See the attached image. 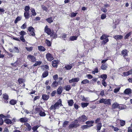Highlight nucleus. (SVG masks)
Segmentation results:
<instances>
[{
	"label": "nucleus",
	"instance_id": "f03ea898",
	"mask_svg": "<svg viewBox=\"0 0 132 132\" xmlns=\"http://www.w3.org/2000/svg\"><path fill=\"white\" fill-rule=\"evenodd\" d=\"M111 100L110 99H106L102 98L99 100L100 103H104L105 104L107 105H111Z\"/></svg>",
	"mask_w": 132,
	"mask_h": 132
},
{
	"label": "nucleus",
	"instance_id": "9b49d317",
	"mask_svg": "<svg viewBox=\"0 0 132 132\" xmlns=\"http://www.w3.org/2000/svg\"><path fill=\"white\" fill-rule=\"evenodd\" d=\"M61 84V82L60 81H59L56 82V81H54L52 84L51 86L53 87H56L58 85V84Z\"/></svg>",
	"mask_w": 132,
	"mask_h": 132
},
{
	"label": "nucleus",
	"instance_id": "5701e85b",
	"mask_svg": "<svg viewBox=\"0 0 132 132\" xmlns=\"http://www.w3.org/2000/svg\"><path fill=\"white\" fill-rule=\"evenodd\" d=\"M62 87L61 86L59 87L57 90V93L58 94H60L62 92Z\"/></svg>",
	"mask_w": 132,
	"mask_h": 132
},
{
	"label": "nucleus",
	"instance_id": "473e14b6",
	"mask_svg": "<svg viewBox=\"0 0 132 132\" xmlns=\"http://www.w3.org/2000/svg\"><path fill=\"white\" fill-rule=\"evenodd\" d=\"M107 66L106 64H103L101 66V68L102 69L105 70L107 68Z\"/></svg>",
	"mask_w": 132,
	"mask_h": 132
},
{
	"label": "nucleus",
	"instance_id": "774afa93",
	"mask_svg": "<svg viewBox=\"0 0 132 132\" xmlns=\"http://www.w3.org/2000/svg\"><path fill=\"white\" fill-rule=\"evenodd\" d=\"M20 40L23 42H25V40L24 38V36H21L20 37Z\"/></svg>",
	"mask_w": 132,
	"mask_h": 132
},
{
	"label": "nucleus",
	"instance_id": "de8ad7c7",
	"mask_svg": "<svg viewBox=\"0 0 132 132\" xmlns=\"http://www.w3.org/2000/svg\"><path fill=\"white\" fill-rule=\"evenodd\" d=\"M24 80L20 78L18 80V81L20 84H23L24 82Z\"/></svg>",
	"mask_w": 132,
	"mask_h": 132
},
{
	"label": "nucleus",
	"instance_id": "e2e57ef3",
	"mask_svg": "<svg viewBox=\"0 0 132 132\" xmlns=\"http://www.w3.org/2000/svg\"><path fill=\"white\" fill-rule=\"evenodd\" d=\"M26 24L25 23L22 25L21 28L22 29H25L26 27Z\"/></svg>",
	"mask_w": 132,
	"mask_h": 132
},
{
	"label": "nucleus",
	"instance_id": "58836bf2",
	"mask_svg": "<svg viewBox=\"0 0 132 132\" xmlns=\"http://www.w3.org/2000/svg\"><path fill=\"white\" fill-rule=\"evenodd\" d=\"M77 38V37L76 36H73L70 37L69 38V40L71 41H73L76 40Z\"/></svg>",
	"mask_w": 132,
	"mask_h": 132
},
{
	"label": "nucleus",
	"instance_id": "e433bc0d",
	"mask_svg": "<svg viewBox=\"0 0 132 132\" xmlns=\"http://www.w3.org/2000/svg\"><path fill=\"white\" fill-rule=\"evenodd\" d=\"M51 17L48 18L46 19V20L50 23L53 22V20Z\"/></svg>",
	"mask_w": 132,
	"mask_h": 132
},
{
	"label": "nucleus",
	"instance_id": "dca6fc26",
	"mask_svg": "<svg viewBox=\"0 0 132 132\" xmlns=\"http://www.w3.org/2000/svg\"><path fill=\"white\" fill-rule=\"evenodd\" d=\"M93 125H84L81 127V128L82 129L84 130L85 129H88L90 128Z\"/></svg>",
	"mask_w": 132,
	"mask_h": 132
},
{
	"label": "nucleus",
	"instance_id": "37998d69",
	"mask_svg": "<svg viewBox=\"0 0 132 132\" xmlns=\"http://www.w3.org/2000/svg\"><path fill=\"white\" fill-rule=\"evenodd\" d=\"M33 47H25V48L27 51L29 52L33 50Z\"/></svg>",
	"mask_w": 132,
	"mask_h": 132
},
{
	"label": "nucleus",
	"instance_id": "412c9836",
	"mask_svg": "<svg viewBox=\"0 0 132 132\" xmlns=\"http://www.w3.org/2000/svg\"><path fill=\"white\" fill-rule=\"evenodd\" d=\"M42 98L44 100H47L49 98V96L48 95L43 94L42 95Z\"/></svg>",
	"mask_w": 132,
	"mask_h": 132
},
{
	"label": "nucleus",
	"instance_id": "7c9ffc66",
	"mask_svg": "<svg viewBox=\"0 0 132 132\" xmlns=\"http://www.w3.org/2000/svg\"><path fill=\"white\" fill-rule=\"evenodd\" d=\"M68 105L70 106H72L73 103V101L72 100H69L68 101Z\"/></svg>",
	"mask_w": 132,
	"mask_h": 132
},
{
	"label": "nucleus",
	"instance_id": "b1692460",
	"mask_svg": "<svg viewBox=\"0 0 132 132\" xmlns=\"http://www.w3.org/2000/svg\"><path fill=\"white\" fill-rule=\"evenodd\" d=\"M20 121L21 122H25L27 121L28 119L26 117L22 118L20 119Z\"/></svg>",
	"mask_w": 132,
	"mask_h": 132
},
{
	"label": "nucleus",
	"instance_id": "72a5a7b5",
	"mask_svg": "<svg viewBox=\"0 0 132 132\" xmlns=\"http://www.w3.org/2000/svg\"><path fill=\"white\" fill-rule=\"evenodd\" d=\"M48 75V72L47 70L45 71L42 74V76L44 78L46 77Z\"/></svg>",
	"mask_w": 132,
	"mask_h": 132
},
{
	"label": "nucleus",
	"instance_id": "9d476101",
	"mask_svg": "<svg viewBox=\"0 0 132 132\" xmlns=\"http://www.w3.org/2000/svg\"><path fill=\"white\" fill-rule=\"evenodd\" d=\"M52 66L56 68L57 67L59 61L57 60H54L52 62Z\"/></svg>",
	"mask_w": 132,
	"mask_h": 132
},
{
	"label": "nucleus",
	"instance_id": "2eb2a0df",
	"mask_svg": "<svg viewBox=\"0 0 132 132\" xmlns=\"http://www.w3.org/2000/svg\"><path fill=\"white\" fill-rule=\"evenodd\" d=\"M24 125L26 126V127H27V130L28 131H30L31 129V126L28 123L26 122L24 123Z\"/></svg>",
	"mask_w": 132,
	"mask_h": 132
},
{
	"label": "nucleus",
	"instance_id": "052dcab7",
	"mask_svg": "<svg viewBox=\"0 0 132 132\" xmlns=\"http://www.w3.org/2000/svg\"><path fill=\"white\" fill-rule=\"evenodd\" d=\"M26 33L23 31H21L20 33V34L21 35V36H23L24 35H26Z\"/></svg>",
	"mask_w": 132,
	"mask_h": 132
},
{
	"label": "nucleus",
	"instance_id": "c9c22d12",
	"mask_svg": "<svg viewBox=\"0 0 132 132\" xmlns=\"http://www.w3.org/2000/svg\"><path fill=\"white\" fill-rule=\"evenodd\" d=\"M89 104V103H81L82 107L84 108L86 107Z\"/></svg>",
	"mask_w": 132,
	"mask_h": 132
},
{
	"label": "nucleus",
	"instance_id": "4d7b16f0",
	"mask_svg": "<svg viewBox=\"0 0 132 132\" xmlns=\"http://www.w3.org/2000/svg\"><path fill=\"white\" fill-rule=\"evenodd\" d=\"M101 10L102 11L105 13L107 11V9L105 7H102Z\"/></svg>",
	"mask_w": 132,
	"mask_h": 132
},
{
	"label": "nucleus",
	"instance_id": "680f3d73",
	"mask_svg": "<svg viewBox=\"0 0 132 132\" xmlns=\"http://www.w3.org/2000/svg\"><path fill=\"white\" fill-rule=\"evenodd\" d=\"M69 123V122L67 121H66L64 122L63 125V127H66V126Z\"/></svg>",
	"mask_w": 132,
	"mask_h": 132
},
{
	"label": "nucleus",
	"instance_id": "69168bd1",
	"mask_svg": "<svg viewBox=\"0 0 132 132\" xmlns=\"http://www.w3.org/2000/svg\"><path fill=\"white\" fill-rule=\"evenodd\" d=\"M131 34L129 32L128 34H126L124 37V38L125 39H128V38L130 35Z\"/></svg>",
	"mask_w": 132,
	"mask_h": 132
},
{
	"label": "nucleus",
	"instance_id": "39448f33",
	"mask_svg": "<svg viewBox=\"0 0 132 132\" xmlns=\"http://www.w3.org/2000/svg\"><path fill=\"white\" fill-rule=\"evenodd\" d=\"M78 123V120H76L73 121L72 123L70 124L69 126V128L70 129L72 128H76L79 126V125L77 124Z\"/></svg>",
	"mask_w": 132,
	"mask_h": 132
},
{
	"label": "nucleus",
	"instance_id": "7ed1b4c3",
	"mask_svg": "<svg viewBox=\"0 0 132 132\" xmlns=\"http://www.w3.org/2000/svg\"><path fill=\"white\" fill-rule=\"evenodd\" d=\"M109 36L108 35H103L100 37V39L101 40H103L102 42V44L105 45L109 41V39L107 38Z\"/></svg>",
	"mask_w": 132,
	"mask_h": 132
},
{
	"label": "nucleus",
	"instance_id": "a19ab883",
	"mask_svg": "<svg viewBox=\"0 0 132 132\" xmlns=\"http://www.w3.org/2000/svg\"><path fill=\"white\" fill-rule=\"evenodd\" d=\"M89 82V80L87 79L83 80L81 82V83L83 84H86L88 83Z\"/></svg>",
	"mask_w": 132,
	"mask_h": 132
},
{
	"label": "nucleus",
	"instance_id": "0eeeda50",
	"mask_svg": "<svg viewBox=\"0 0 132 132\" xmlns=\"http://www.w3.org/2000/svg\"><path fill=\"white\" fill-rule=\"evenodd\" d=\"M27 58L29 60L32 62H34L36 61V59L34 56L31 55H28L27 57Z\"/></svg>",
	"mask_w": 132,
	"mask_h": 132
},
{
	"label": "nucleus",
	"instance_id": "13d9d810",
	"mask_svg": "<svg viewBox=\"0 0 132 132\" xmlns=\"http://www.w3.org/2000/svg\"><path fill=\"white\" fill-rule=\"evenodd\" d=\"M106 17V14H102L101 15V19H104Z\"/></svg>",
	"mask_w": 132,
	"mask_h": 132
},
{
	"label": "nucleus",
	"instance_id": "ea45409f",
	"mask_svg": "<svg viewBox=\"0 0 132 132\" xmlns=\"http://www.w3.org/2000/svg\"><path fill=\"white\" fill-rule=\"evenodd\" d=\"M45 43L47 46L49 47L51 46V43L49 40L47 39H46L45 41Z\"/></svg>",
	"mask_w": 132,
	"mask_h": 132
},
{
	"label": "nucleus",
	"instance_id": "6e6d98bb",
	"mask_svg": "<svg viewBox=\"0 0 132 132\" xmlns=\"http://www.w3.org/2000/svg\"><path fill=\"white\" fill-rule=\"evenodd\" d=\"M77 14V13L72 12L70 16L71 17H74L76 16Z\"/></svg>",
	"mask_w": 132,
	"mask_h": 132
},
{
	"label": "nucleus",
	"instance_id": "c756f323",
	"mask_svg": "<svg viewBox=\"0 0 132 132\" xmlns=\"http://www.w3.org/2000/svg\"><path fill=\"white\" fill-rule=\"evenodd\" d=\"M94 121H88L86 122L85 123L87 125H93L92 124L94 123Z\"/></svg>",
	"mask_w": 132,
	"mask_h": 132
},
{
	"label": "nucleus",
	"instance_id": "bb28decb",
	"mask_svg": "<svg viewBox=\"0 0 132 132\" xmlns=\"http://www.w3.org/2000/svg\"><path fill=\"white\" fill-rule=\"evenodd\" d=\"M31 12L32 13V15L30 16L31 17H32V16H34L36 15L37 13L35 12V10L34 9H31Z\"/></svg>",
	"mask_w": 132,
	"mask_h": 132
},
{
	"label": "nucleus",
	"instance_id": "f8f14e48",
	"mask_svg": "<svg viewBox=\"0 0 132 132\" xmlns=\"http://www.w3.org/2000/svg\"><path fill=\"white\" fill-rule=\"evenodd\" d=\"M45 31L48 34L50 35L51 33V29L48 28V26L46 25L45 28Z\"/></svg>",
	"mask_w": 132,
	"mask_h": 132
},
{
	"label": "nucleus",
	"instance_id": "8fccbe9b",
	"mask_svg": "<svg viewBox=\"0 0 132 132\" xmlns=\"http://www.w3.org/2000/svg\"><path fill=\"white\" fill-rule=\"evenodd\" d=\"M41 7L42 9H43L44 11H45L46 12H47L48 10V8L45 6L44 5H42Z\"/></svg>",
	"mask_w": 132,
	"mask_h": 132
},
{
	"label": "nucleus",
	"instance_id": "338daca9",
	"mask_svg": "<svg viewBox=\"0 0 132 132\" xmlns=\"http://www.w3.org/2000/svg\"><path fill=\"white\" fill-rule=\"evenodd\" d=\"M42 67L44 68H45L46 70V71H48L49 69V67L47 65H43Z\"/></svg>",
	"mask_w": 132,
	"mask_h": 132
},
{
	"label": "nucleus",
	"instance_id": "20e7f679",
	"mask_svg": "<svg viewBox=\"0 0 132 132\" xmlns=\"http://www.w3.org/2000/svg\"><path fill=\"white\" fill-rule=\"evenodd\" d=\"M78 122H84L88 119L87 117L85 115L83 114L80 116L78 119Z\"/></svg>",
	"mask_w": 132,
	"mask_h": 132
},
{
	"label": "nucleus",
	"instance_id": "603ef678",
	"mask_svg": "<svg viewBox=\"0 0 132 132\" xmlns=\"http://www.w3.org/2000/svg\"><path fill=\"white\" fill-rule=\"evenodd\" d=\"M30 8L28 6H26L24 10L25 12H29V10Z\"/></svg>",
	"mask_w": 132,
	"mask_h": 132
},
{
	"label": "nucleus",
	"instance_id": "49530a36",
	"mask_svg": "<svg viewBox=\"0 0 132 132\" xmlns=\"http://www.w3.org/2000/svg\"><path fill=\"white\" fill-rule=\"evenodd\" d=\"M42 63V62L40 61H37L34 64L33 66H36L38 65H40Z\"/></svg>",
	"mask_w": 132,
	"mask_h": 132
},
{
	"label": "nucleus",
	"instance_id": "c85d7f7f",
	"mask_svg": "<svg viewBox=\"0 0 132 132\" xmlns=\"http://www.w3.org/2000/svg\"><path fill=\"white\" fill-rule=\"evenodd\" d=\"M38 49L40 51H44L46 49L43 46H38Z\"/></svg>",
	"mask_w": 132,
	"mask_h": 132
},
{
	"label": "nucleus",
	"instance_id": "a18cd8bd",
	"mask_svg": "<svg viewBox=\"0 0 132 132\" xmlns=\"http://www.w3.org/2000/svg\"><path fill=\"white\" fill-rule=\"evenodd\" d=\"M89 98L88 97H85L84 96H83L82 98V101H85L86 102H88L89 101Z\"/></svg>",
	"mask_w": 132,
	"mask_h": 132
},
{
	"label": "nucleus",
	"instance_id": "f257e3e1",
	"mask_svg": "<svg viewBox=\"0 0 132 132\" xmlns=\"http://www.w3.org/2000/svg\"><path fill=\"white\" fill-rule=\"evenodd\" d=\"M62 105V101L61 99H59L58 102H56L54 105H52L50 108L51 110H55L59 109L60 105Z\"/></svg>",
	"mask_w": 132,
	"mask_h": 132
},
{
	"label": "nucleus",
	"instance_id": "f704fd0d",
	"mask_svg": "<svg viewBox=\"0 0 132 132\" xmlns=\"http://www.w3.org/2000/svg\"><path fill=\"white\" fill-rule=\"evenodd\" d=\"M4 121L6 123L9 124H11L12 123V122L9 119H6L4 120Z\"/></svg>",
	"mask_w": 132,
	"mask_h": 132
},
{
	"label": "nucleus",
	"instance_id": "3c124183",
	"mask_svg": "<svg viewBox=\"0 0 132 132\" xmlns=\"http://www.w3.org/2000/svg\"><path fill=\"white\" fill-rule=\"evenodd\" d=\"M101 77L104 80H105L107 78V75L106 74H104L102 75H101Z\"/></svg>",
	"mask_w": 132,
	"mask_h": 132
},
{
	"label": "nucleus",
	"instance_id": "bf43d9fd",
	"mask_svg": "<svg viewBox=\"0 0 132 132\" xmlns=\"http://www.w3.org/2000/svg\"><path fill=\"white\" fill-rule=\"evenodd\" d=\"M102 84L105 87H106L107 85V84L105 82V80L104 79H103L102 81Z\"/></svg>",
	"mask_w": 132,
	"mask_h": 132
},
{
	"label": "nucleus",
	"instance_id": "0e129e2a",
	"mask_svg": "<svg viewBox=\"0 0 132 132\" xmlns=\"http://www.w3.org/2000/svg\"><path fill=\"white\" fill-rule=\"evenodd\" d=\"M97 78H93L91 80V82H92V83L93 84L94 82H95L97 81Z\"/></svg>",
	"mask_w": 132,
	"mask_h": 132
},
{
	"label": "nucleus",
	"instance_id": "393cba45",
	"mask_svg": "<svg viewBox=\"0 0 132 132\" xmlns=\"http://www.w3.org/2000/svg\"><path fill=\"white\" fill-rule=\"evenodd\" d=\"M24 16L26 19H28L30 17V15L29 12H25L24 14Z\"/></svg>",
	"mask_w": 132,
	"mask_h": 132
},
{
	"label": "nucleus",
	"instance_id": "4be33fe9",
	"mask_svg": "<svg viewBox=\"0 0 132 132\" xmlns=\"http://www.w3.org/2000/svg\"><path fill=\"white\" fill-rule=\"evenodd\" d=\"M39 125H37L33 127L32 128V129L33 130L32 132L36 131H38L37 130L38 128L40 127Z\"/></svg>",
	"mask_w": 132,
	"mask_h": 132
},
{
	"label": "nucleus",
	"instance_id": "5fc2aeb1",
	"mask_svg": "<svg viewBox=\"0 0 132 132\" xmlns=\"http://www.w3.org/2000/svg\"><path fill=\"white\" fill-rule=\"evenodd\" d=\"M18 63V60H17L15 63H12L11 64L13 66L15 67L16 66L17 64Z\"/></svg>",
	"mask_w": 132,
	"mask_h": 132
},
{
	"label": "nucleus",
	"instance_id": "aec40b11",
	"mask_svg": "<svg viewBox=\"0 0 132 132\" xmlns=\"http://www.w3.org/2000/svg\"><path fill=\"white\" fill-rule=\"evenodd\" d=\"M113 37L116 40L121 39L123 38V36L122 35H116L114 36Z\"/></svg>",
	"mask_w": 132,
	"mask_h": 132
},
{
	"label": "nucleus",
	"instance_id": "ddd939ff",
	"mask_svg": "<svg viewBox=\"0 0 132 132\" xmlns=\"http://www.w3.org/2000/svg\"><path fill=\"white\" fill-rule=\"evenodd\" d=\"M79 80V79L78 78H73L69 80V82L70 83H71L73 82H77Z\"/></svg>",
	"mask_w": 132,
	"mask_h": 132
},
{
	"label": "nucleus",
	"instance_id": "a878e982",
	"mask_svg": "<svg viewBox=\"0 0 132 132\" xmlns=\"http://www.w3.org/2000/svg\"><path fill=\"white\" fill-rule=\"evenodd\" d=\"M102 124L101 122L97 123L96 125L97 130H100L102 127Z\"/></svg>",
	"mask_w": 132,
	"mask_h": 132
},
{
	"label": "nucleus",
	"instance_id": "4c0bfd02",
	"mask_svg": "<svg viewBox=\"0 0 132 132\" xmlns=\"http://www.w3.org/2000/svg\"><path fill=\"white\" fill-rule=\"evenodd\" d=\"M72 68V66L70 65H67L64 67V68L67 70H70Z\"/></svg>",
	"mask_w": 132,
	"mask_h": 132
},
{
	"label": "nucleus",
	"instance_id": "2f4dec72",
	"mask_svg": "<svg viewBox=\"0 0 132 132\" xmlns=\"http://www.w3.org/2000/svg\"><path fill=\"white\" fill-rule=\"evenodd\" d=\"M71 87L70 85H67L64 87V89L67 91H69L71 89Z\"/></svg>",
	"mask_w": 132,
	"mask_h": 132
},
{
	"label": "nucleus",
	"instance_id": "09e8293b",
	"mask_svg": "<svg viewBox=\"0 0 132 132\" xmlns=\"http://www.w3.org/2000/svg\"><path fill=\"white\" fill-rule=\"evenodd\" d=\"M13 51H14V52L18 53L19 52V50L18 47H15L13 49Z\"/></svg>",
	"mask_w": 132,
	"mask_h": 132
},
{
	"label": "nucleus",
	"instance_id": "cd10ccee",
	"mask_svg": "<svg viewBox=\"0 0 132 132\" xmlns=\"http://www.w3.org/2000/svg\"><path fill=\"white\" fill-rule=\"evenodd\" d=\"M16 103V100H12L9 102V103L11 105H14Z\"/></svg>",
	"mask_w": 132,
	"mask_h": 132
},
{
	"label": "nucleus",
	"instance_id": "1a4fd4ad",
	"mask_svg": "<svg viewBox=\"0 0 132 132\" xmlns=\"http://www.w3.org/2000/svg\"><path fill=\"white\" fill-rule=\"evenodd\" d=\"M28 30L30 32V35H32L33 36H34L35 35V33L34 32V28L32 27H29L28 28Z\"/></svg>",
	"mask_w": 132,
	"mask_h": 132
},
{
	"label": "nucleus",
	"instance_id": "6e6552de",
	"mask_svg": "<svg viewBox=\"0 0 132 132\" xmlns=\"http://www.w3.org/2000/svg\"><path fill=\"white\" fill-rule=\"evenodd\" d=\"M112 107L113 109L118 108L120 110L123 109H124L123 108H122L121 106H120L119 104L117 103L113 104L112 105Z\"/></svg>",
	"mask_w": 132,
	"mask_h": 132
},
{
	"label": "nucleus",
	"instance_id": "c03bdc74",
	"mask_svg": "<svg viewBox=\"0 0 132 132\" xmlns=\"http://www.w3.org/2000/svg\"><path fill=\"white\" fill-rule=\"evenodd\" d=\"M50 36L53 38H54L57 37V35L55 33L53 32L51 35Z\"/></svg>",
	"mask_w": 132,
	"mask_h": 132
},
{
	"label": "nucleus",
	"instance_id": "4468645a",
	"mask_svg": "<svg viewBox=\"0 0 132 132\" xmlns=\"http://www.w3.org/2000/svg\"><path fill=\"white\" fill-rule=\"evenodd\" d=\"M8 98L9 96L6 94L5 93L3 94V98L5 100V102L6 103H8V102L7 100H8Z\"/></svg>",
	"mask_w": 132,
	"mask_h": 132
},
{
	"label": "nucleus",
	"instance_id": "423d86ee",
	"mask_svg": "<svg viewBox=\"0 0 132 132\" xmlns=\"http://www.w3.org/2000/svg\"><path fill=\"white\" fill-rule=\"evenodd\" d=\"M46 56L47 60L49 61H51L54 59L53 55L50 53H47Z\"/></svg>",
	"mask_w": 132,
	"mask_h": 132
},
{
	"label": "nucleus",
	"instance_id": "f3484780",
	"mask_svg": "<svg viewBox=\"0 0 132 132\" xmlns=\"http://www.w3.org/2000/svg\"><path fill=\"white\" fill-rule=\"evenodd\" d=\"M124 92L126 94H129L131 93V90L130 88H127L125 90Z\"/></svg>",
	"mask_w": 132,
	"mask_h": 132
},
{
	"label": "nucleus",
	"instance_id": "6ab92c4d",
	"mask_svg": "<svg viewBox=\"0 0 132 132\" xmlns=\"http://www.w3.org/2000/svg\"><path fill=\"white\" fill-rule=\"evenodd\" d=\"M128 53V51L127 50H123L122 52V55L123 56V57L125 56H127V55Z\"/></svg>",
	"mask_w": 132,
	"mask_h": 132
},
{
	"label": "nucleus",
	"instance_id": "864d4df0",
	"mask_svg": "<svg viewBox=\"0 0 132 132\" xmlns=\"http://www.w3.org/2000/svg\"><path fill=\"white\" fill-rule=\"evenodd\" d=\"M39 115L41 116H45L46 114L44 112L41 111L40 112Z\"/></svg>",
	"mask_w": 132,
	"mask_h": 132
},
{
	"label": "nucleus",
	"instance_id": "a211bd4d",
	"mask_svg": "<svg viewBox=\"0 0 132 132\" xmlns=\"http://www.w3.org/2000/svg\"><path fill=\"white\" fill-rule=\"evenodd\" d=\"M4 117V116L2 114L0 115V125H2L3 123V118Z\"/></svg>",
	"mask_w": 132,
	"mask_h": 132
},
{
	"label": "nucleus",
	"instance_id": "79ce46f5",
	"mask_svg": "<svg viewBox=\"0 0 132 132\" xmlns=\"http://www.w3.org/2000/svg\"><path fill=\"white\" fill-rule=\"evenodd\" d=\"M21 19V18L19 16L17 17L15 19L14 21V23H16L18 21H20Z\"/></svg>",
	"mask_w": 132,
	"mask_h": 132
}]
</instances>
